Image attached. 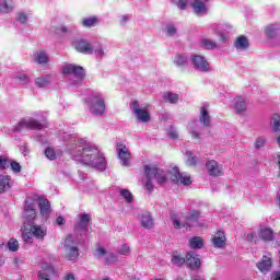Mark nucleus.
Here are the masks:
<instances>
[{"mask_svg":"<svg viewBox=\"0 0 280 280\" xmlns=\"http://www.w3.org/2000/svg\"><path fill=\"white\" fill-rule=\"evenodd\" d=\"M166 32L168 36H174V34H176V27L174 25H168L166 26Z\"/></svg>","mask_w":280,"mask_h":280,"instance_id":"obj_52","label":"nucleus"},{"mask_svg":"<svg viewBox=\"0 0 280 280\" xmlns=\"http://www.w3.org/2000/svg\"><path fill=\"white\" fill-rule=\"evenodd\" d=\"M63 75H74L78 80H84L86 77V72H84V68L82 66L75 65H66L62 67Z\"/></svg>","mask_w":280,"mask_h":280,"instance_id":"obj_8","label":"nucleus"},{"mask_svg":"<svg viewBox=\"0 0 280 280\" xmlns=\"http://www.w3.org/2000/svg\"><path fill=\"white\" fill-rule=\"evenodd\" d=\"M13 9H14V4H12V2L4 1L3 12H5V13L12 12Z\"/></svg>","mask_w":280,"mask_h":280,"instance_id":"obj_49","label":"nucleus"},{"mask_svg":"<svg viewBox=\"0 0 280 280\" xmlns=\"http://www.w3.org/2000/svg\"><path fill=\"white\" fill-rule=\"evenodd\" d=\"M56 224H58V226H65L67 224V221H65V218H62L61 215H59L56 219Z\"/></svg>","mask_w":280,"mask_h":280,"instance_id":"obj_54","label":"nucleus"},{"mask_svg":"<svg viewBox=\"0 0 280 280\" xmlns=\"http://www.w3.org/2000/svg\"><path fill=\"white\" fill-rule=\"evenodd\" d=\"M187 3H189V0H178L177 8H179V10H185L187 8Z\"/></svg>","mask_w":280,"mask_h":280,"instance_id":"obj_51","label":"nucleus"},{"mask_svg":"<svg viewBox=\"0 0 280 280\" xmlns=\"http://www.w3.org/2000/svg\"><path fill=\"white\" fill-rule=\"evenodd\" d=\"M120 196H122V198H125L126 202H135V196H132V192H130V190L128 189H121L120 190Z\"/></svg>","mask_w":280,"mask_h":280,"instance_id":"obj_38","label":"nucleus"},{"mask_svg":"<svg viewBox=\"0 0 280 280\" xmlns=\"http://www.w3.org/2000/svg\"><path fill=\"white\" fill-rule=\"evenodd\" d=\"M171 180L175 183V185H184L189 186L191 185V175L187 173H180V170H178V166H175L171 170Z\"/></svg>","mask_w":280,"mask_h":280,"instance_id":"obj_6","label":"nucleus"},{"mask_svg":"<svg viewBox=\"0 0 280 280\" xmlns=\"http://www.w3.org/2000/svg\"><path fill=\"white\" fill-rule=\"evenodd\" d=\"M95 54H97L98 56H104V49L98 48L95 50Z\"/></svg>","mask_w":280,"mask_h":280,"instance_id":"obj_61","label":"nucleus"},{"mask_svg":"<svg viewBox=\"0 0 280 280\" xmlns=\"http://www.w3.org/2000/svg\"><path fill=\"white\" fill-rule=\"evenodd\" d=\"M45 156H47L49 159V161H56L57 155H56V151L52 148H46L45 150Z\"/></svg>","mask_w":280,"mask_h":280,"instance_id":"obj_42","label":"nucleus"},{"mask_svg":"<svg viewBox=\"0 0 280 280\" xmlns=\"http://www.w3.org/2000/svg\"><path fill=\"white\" fill-rule=\"evenodd\" d=\"M119 255H128L130 254V246L127 244H122L121 248L118 250Z\"/></svg>","mask_w":280,"mask_h":280,"instance_id":"obj_48","label":"nucleus"},{"mask_svg":"<svg viewBox=\"0 0 280 280\" xmlns=\"http://www.w3.org/2000/svg\"><path fill=\"white\" fill-rule=\"evenodd\" d=\"M277 143H278V145H279V148H280V135H279V137L277 138Z\"/></svg>","mask_w":280,"mask_h":280,"instance_id":"obj_63","label":"nucleus"},{"mask_svg":"<svg viewBox=\"0 0 280 280\" xmlns=\"http://www.w3.org/2000/svg\"><path fill=\"white\" fill-rule=\"evenodd\" d=\"M247 242H255V233L250 232L246 236Z\"/></svg>","mask_w":280,"mask_h":280,"instance_id":"obj_56","label":"nucleus"},{"mask_svg":"<svg viewBox=\"0 0 280 280\" xmlns=\"http://www.w3.org/2000/svg\"><path fill=\"white\" fill-rule=\"evenodd\" d=\"M24 218L28 223H32L34 220H36V206L32 199H26L24 201Z\"/></svg>","mask_w":280,"mask_h":280,"instance_id":"obj_9","label":"nucleus"},{"mask_svg":"<svg viewBox=\"0 0 280 280\" xmlns=\"http://www.w3.org/2000/svg\"><path fill=\"white\" fill-rule=\"evenodd\" d=\"M20 80L21 82H25L27 80V75L25 74L20 75Z\"/></svg>","mask_w":280,"mask_h":280,"instance_id":"obj_62","label":"nucleus"},{"mask_svg":"<svg viewBox=\"0 0 280 280\" xmlns=\"http://www.w3.org/2000/svg\"><path fill=\"white\" fill-rule=\"evenodd\" d=\"M117 152L118 159L121 161V165H124V167H128V165H130V151L128 148L124 143L118 142Z\"/></svg>","mask_w":280,"mask_h":280,"instance_id":"obj_12","label":"nucleus"},{"mask_svg":"<svg viewBox=\"0 0 280 280\" xmlns=\"http://www.w3.org/2000/svg\"><path fill=\"white\" fill-rule=\"evenodd\" d=\"M89 222H91V214L83 213L79 215V221L74 225V231H89Z\"/></svg>","mask_w":280,"mask_h":280,"instance_id":"obj_15","label":"nucleus"},{"mask_svg":"<svg viewBox=\"0 0 280 280\" xmlns=\"http://www.w3.org/2000/svg\"><path fill=\"white\" fill-rule=\"evenodd\" d=\"M39 280H49V275L40 271L39 272Z\"/></svg>","mask_w":280,"mask_h":280,"instance_id":"obj_57","label":"nucleus"},{"mask_svg":"<svg viewBox=\"0 0 280 280\" xmlns=\"http://www.w3.org/2000/svg\"><path fill=\"white\" fill-rule=\"evenodd\" d=\"M273 124H272V130L273 132H280V115L273 114L271 117Z\"/></svg>","mask_w":280,"mask_h":280,"instance_id":"obj_37","label":"nucleus"},{"mask_svg":"<svg viewBox=\"0 0 280 280\" xmlns=\"http://www.w3.org/2000/svg\"><path fill=\"white\" fill-rule=\"evenodd\" d=\"M147 191H149V194H152V190L154 189V185L152 184V177L151 176H147V183L144 185Z\"/></svg>","mask_w":280,"mask_h":280,"instance_id":"obj_44","label":"nucleus"},{"mask_svg":"<svg viewBox=\"0 0 280 280\" xmlns=\"http://www.w3.org/2000/svg\"><path fill=\"white\" fill-rule=\"evenodd\" d=\"M104 255H106V249L104 247H97L96 252L94 253V257L100 259V258L104 257Z\"/></svg>","mask_w":280,"mask_h":280,"instance_id":"obj_45","label":"nucleus"},{"mask_svg":"<svg viewBox=\"0 0 280 280\" xmlns=\"http://www.w3.org/2000/svg\"><path fill=\"white\" fill-rule=\"evenodd\" d=\"M18 21H20V23H23L25 25V23H27V14L20 13L18 16Z\"/></svg>","mask_w":280,"mask_h":280,"instance_id":"obj_53","label":"nucleus"},{"mask_svg":"<svg viewBox=\"0 0 280 280\" xmlns=\"http://www.w3.org/2000/svg\"><path fill=\"white\" fill-rule=\"evenodd\" d=\"M188 244L192 250H198L205 246V240L200 236H194L188 241Z\"/></svg>","mask_w":280,"mask_h":280,"instance_id":"obj_24","label":"nucleus"},{"mask_svg":"<svg viewBox=\"0 0 280 280\" xmlns=\"http://www.w3.org/2000/svg\"><path fill=\"white\" fill-rule=\"evenodd\" d=\"M201 212L200 210H191L189 215L186 217V222L180 223V219L176 215V213H171V220L173 222L174 229H186V231H191L194 229V224H198V220H200Z\"/></svg>","mask_w":280,"mask_h":280,"instance_id":"obj_2","label":"nucleus"},{"mask_svg":"<svg viewBox=\"0 0 280 280\" xmlns=\"http://www.w3.org/2000/svg\"><path fill=\"white\" fill-rule=\"evenodd\" d=\"M10 159H3L0 156V170H5L7 167H10Z\"/></svg>","mask_w":280,"mask_h":280,"instance_id":"obj_46","label":"nucleus"},{"mask_svg":"<svg viewBox=\"0 0 280 280\" xmlns=\"http://www.w3.org/2000/svg\"><path fill=\"white\" fill-rule=\"evenodd\" d=\"M50 82H51V75L38 77L35 79V85L38 89H45V86H48V84H50Z\"/></svg>","mask_w":280,"mask_h":280,"instance_id":"obj_30","label":"nucleus"},{"mask_svg":"<svg viewBox=\"0 0 280 280\" xmlns=\"http://www.w3.org/2000/svg\"><path fill=\"white\" fill-rule=\"evenodd\" d=\"M264 145H266V138H262V137L257 138L255 142V148L259 150V148H264Z\"/></svg>","mask_w":280,"mask_h":280,"instance_id":"obj_47","label":"nucleus"},{"mask_svg":"<svg viewBox=\"0 0 280 280\" xmlns=\"http://www.w3.org/2000/svg\"><path fill=\"white\" fill-rule=\"evenodd\" d=\"M69 32V28L67 26H61L60 28L56 30L57 34H67Z\"/></svg>","mask_w":280,"mask_h":280,"instance_id":"obj_55","label":"nucleus"},{"mask_svg":"<svg viewBox=\"0 0 280 280\" xmlns=\"http://www.w3.org/2000/svg\"><path fill=\"white\" fill-rule=\"evenodd\" d=\"M195 280H205L203 278H196Z\"/></svg>","mask_w":280,"mask_h":280,"instance_id":"obj_64","label":"nucleus"},{"mask_svg":"<svg viewBox=\"0 0 280 280\" xmlns=\"http://www.w3.org/2000/svg\"><path fill=\"white\" fill-rule=\"evenodd\" d=\"M206 170L208 171L209 176L218 178L219 176L224 175V171L222 170V165H220L215 160H210L206 162Z\"/></svg>","mask_w":280,"mask_h":280,"instance_id":"obj_11","label":"nucleus"},{"mask_svg":"<svg viewBox=\"0 0 280 280\" xmlns=\"http://www.w3.org/2000/svg\"><path fill=\"white\" fill-rule=\"evenodd\" d=\"M271 280H280V271H273Z\"/></svg>","mask_w":280,"mask_h":280,"instance_id":"obj_58","label":"nucleus"},{"mask_svg":"<svg viewBox=\"0 0 280 280\" xmlns=\"http://www.w3.org/2000/svg\"><path fill=\"white\" fill-rule=\"evenodd\" d=\"M191 8L195 14H205L207 12V5L201 0H192Z\"/></svg>","mask_w":280,"mask_h":280,"instance_id":"obj_26","label":"nucleus"},{"mask_svg":"<svg viewBox=\"0 0 280 280\" xmlns=\"http://www.w3.org/2000/svg\"><path fill=\"white\" fill-rule=\"evenodd\" d=\"M65 280H75V276L73 273H68L66 277H65Z\"/></svg>","mask_w":280,"mask_h":280,"instance_id":"obj_60","label":"nucleus"},{"mask_svg":"<svg viewBox=\"0 0 280 280\" xmlns=\"http://www.w3.org/2000/svg\"><path fill=\"white\" fill-rule=\"evenodd\" d=\"M200 45L203 49H215L218 47V44L209 38L201 39Z\"/></svg>","mask_w":280,"mask_h":280,"instance_id":"obj_35","label":"nucleus"},{"mask_svg":"<svg viewBox=\"0 0 280 280\" xmlns=\"http://www.w3.org/2000/svg\"><path fill=\"white\" fill-rule=\"evenodd\" d=\"M31 232L33 233L34 237H36V240H45V236L47 235V230L43 229L40 225H32Z\"/></svg>","mask_w":280,"mask_h":280,"instance_id":"obj_23","label":"nucleus"},{"mask_svg":"<svg viewBox=\"0 0 280 280\" xmlns=\"http://www.w3.org/2000/svg\"><path fill=\"white\" fill-rule=\"evenodd\" d=\"M12 187V176L0 175V194H5Z\"/></svg>","mask_w":280,"mask_h":280,"instance_id":"obj_20","label":"nucleus"},{"mask_svg":"<svg viewBox=\"0 0 280 280\" xmlns=\"http://www.w3.org/2000/svg\"><path fill=\"white\" fill-rule=\"evenodd\" d=\"M131 108L138 121H142V124H150V121H152V116H150V112H148L147 108H140L138 101L131 103Z\"/></svg>","mask_w":280,"mask_h":280,"instance_id":"obj_7","label":"nucleus"},{"mask_svg":"<svg viewBox=\"0 0 280 280\" xmlns=\"http://www.w3.org/2000/svg\"><path fill=\"white\" fill-rule=\"evenodd\" d=\"M95 102L92 103L90 109L93 113V115H104V112L106 110V103L104 102V98H100V96H94Z\"/></svg>","mask_w":280,"mask_h":280,"instance_id":"obj_13","label":"nucleus"},{"mask_svg":"<svg viewBox=\"0 0 280 280\" xmlns=\"http://www.w3.org/2000/svg\"><path fill=\"white\" fill-rule=\"evenodd\" d=\"M259 237L262 242H272L275 240V232L271 229H261Z\"/></svg>","mask_w":280,"mask_h":280,"instance_id":"obj_28","label":"nucleus"},{"mask_svg":"<svg viewBox=\"0 0 280 280\" xmlns=\"http://www.w3.org/2000/svg\"><path fill=\"white\" fill-rule=\"evenodd\" d=\"M249 46H250V43L248 42L247 36L241 35L235 40V47H236L237 50L248 49Z\"/></svg>","mask_w":280,"mask_h":280,"instance_id":"obj_27","label":"nucleus"},{"mask_svg":"<svg viewBox=\"0 0 280 280\" xmlns=\"http://www.w3.org/2000/svg\"><path fill=\"white\" fill-rule=\"evenodd\" d=\"M166 133L170 139H173V141H178V131H176V128H174V126H170Z\"/></svg>","mask_w":280,"mask_h":280,"instance_id":"obj_41","label":"nucleus"},{"mask_svg":"<svg viewBox=\"0 0 280 280\" xmlns=\"http://www.w3.org/2000/svg\"><path fill=\"white\" fill-rule=\"evenodd\" d=\"M234 110L237 115L246 113V101H244L242 97L234 98Z\"/></svg>","mask_w":280,"mask_h":280,"instance_id":"obj_25","label":"nucleus"},{"mask_svg":"<svg viewBox=\"0 0 280 280\" xmlns=\"http://www.w3.org/2000/svg\"><path fill=\"white\" fill-rule=\"evenodd\" d=\"M74 47L80 54H93V46L86 40L80 39L75 42Z\"/></svg>","mask_w":280,"mask_h":280,"instance_id":"obj_17","label":"nucleus"},{"mask_svg":"<svg viewBox=\"0 0 280 280\" xmlns=\"http://www.w3.org/2000/svg\"><path fill=\"white\" fill-rule=\"evenodd\" d=\"M212 244L217 248H224L226 246V235L223 231H218L214 237L212 238Z\"/></svg>","mask_w":280,"mask_h":280,"instance_id":"obj_19","label":"nucleus"},{"mask_svg":"<svg viewBox=\"0 0 280 280\" xmlns=\"http://www.w3.org/2000/svg\"><path fill=\"white\" fill-rule=\"evenodd\" d=\"M199 124H202L206 128L211 126V116H209V110L207 107H201L200 109Z\"/></svg>","mask_w":280,"mask_h":280,"instance_id":"obj_22","label":"nucleus"},{"mask_svg":"<svg viewBox=\"0 0 280 280\" xmlns=\"http://www.w3.org/2000/svg\"><path fill=\"white\" fill-rule=\"evenodd\" d=\"M265 33H266L267 38H275V36H276L275 26H272V25L267 26L265 28Z\"/></svg>","mask_w":280,"mask_h":280,"instance_id":"obj_43","label":"nucleus"},{"mask_svg":"<svg viewBox=\"0 0 280 280\" xmlns=\"http://www.w3.org/2000/svg\"><path fill=\"white\" fill-rule=\"evenodd\" d=\"M140 224L142 229H153L154 228V218H152V213L143 212L140 217Z\"/></svg>","mask_w":280,"mask_h":280,"instance_id":"obj_16","label":"nucleus"},{"mask_svg":"<svg viewBox=\"0 0 280 280\" xmlns=\"http://www.w3.org/2000/svg\"><path fill=\"white\" fill-rule=\"evenodd\" d=\"M65 257L67 261H75L80 257V248L78 242L73 240V235L68 234L63 241Z\"/></svg>","mask_w":280,"mask_h":280,"instance_id":"obj_3","label":"nucleus"},{"mask_svg":"<svg viewBox=\"0 0 280 280\" xmlns=\"http://www.w3.org/2000/svg\"><path fill=\"white\" fill-rule=\"evenodd\" d=\"M186 266L190 270H200L202 261L200 260L198 254H196L195 252L186 253Z\"/></svg>","mask_w":280,"mask_h":280,"instance_id":"obj_10","label":"nucleus"},{"mask_svg":"<svg viewBox=\"0 0 280 280\" xmlns=\"http://www.w3.org/2000/svg\"><path fill=\"white\" fill-rule=\"evenodd\" d=\"M9 167L14 174H21V170H23V167L21 166V163L14 160H11V162L9 163Z\"/></svg>","mask_w":280,"mask_h":280,"instance_id":"obj_39","label":"nucleus"},{"mask_svg":"<svg viewBox=\"0 0 280 280\" xmlns=\"http://www.w3.org/2000/svg\"><path fill=\"white\" fill-rule=\"evenodd\" d=\"M174 62L176 67H187V56L177 54L175 55Z\"/></svg>","mask_w":280,"mask_h":280,"instance_id":"obj_34","label":"nucleus"},{"mask_svg":"<svg viewBox=\"0 0 280 280\" xmlns=\"http://www.w3.org/2000/svg\"><path fill=\"white\" fill-rule=\"evenodd\" d=\"M257 268L260 272H268L272 268V258L262 256L261 261L257 264Z\"/></svg>","mask_w":280,"mask_h":280,"instance_id":"obj_21","label":"nucleus"},{"mask_svg":"<svg viewBox=\"0 0 280 280\" xmlns=\"http://www.w3.org/2000/svg\"><path fill=\"white\" fill-rule=\"evenodd\" d=\"M172 265L173 266H183L184 264H186V256L183 257L182 255L178 254H173L172 258H171Z\"/></svg>","mask_w":280,"mask_h":280,"instance_id":"obj_33","label":"nucleus"},{"mask_svg":"<svg viewBox=\"0 0 280 280\" xmlns=\"http://www.w3.org/2000/svg\"><path fill=\"white\" fill-rule=\"evenodd\" d=\"M34 60L38 65H47L49 62V56H47V52L40 50L34 55Z\"/></svg>","mask_w":280,"mask_h":280,"instance_id":"obj_29","label":"nucleus"},{"mask_svg":"<svg viewBox=\"0 0 280 280\" xmlns=\"http://www.w3.org/2000/svg\"><path fill=\"white\" fill-rule=\"evenodd\" d=\"M39 212L43 218H49L51 213V203L45 198H39Z\"/></svg>","mask_w":280,"mask_h":280,"instance_id":"obj_18","label":"nucleus"},{"mask_svg":"<svg viewBox=\"0 0 280 280\" xmlns=\"http://www.w3.org/2000/svg\"><path fill=\"white\" fill-rule=\"evenodd\" d=\"M187 165L189 167H196L198 165V158L191 153V151L186 152Z\"/></svg>","mask_w":280,"mask_h":280,"instance_id":"obj_36","label":"nucleus"},{"mask_svg":"<svg viewBox=\"0 0 280 280\" xmlns=\"http://www.w3.org/2000/svg\"><path fill=\"white\" fill-rule=\"evenodd\" d=\"M143 171L145 176H151V178H155L158 185L163 186L167 183V175L165 171L159 167L156 164H147L143 166Z\"/></svg>","mask_w":280,"mask_h":280,"instance_id":"obj_4","label":"nucleus"},{"mask_svg":"<svg viewBox=\"0 0 280 280\" xmlns=\"http://www.w3.org/2000/svg\"><path fill=\"white\" fill-rule=\"evenodd\" d=\"M79 159L83 165H89V167H104L106 163V158L102 151L93 147H85L80 151Z\"/></svg>","mask_w":280,"mask_h":280,"instance_id":"obj_1","label":"nucleus"},{"mask_svg":"<svg viewBox=\"0 0 280 280\" xmlns=\"http://www.w3.org/2000/svg\"><path fill=\"white\" fill-rule=\"evenodd\" d=\"M165 102H168L170 104H178V101L180 100V96L176 93L166 92L164 94Z\"/></svg>","mask_w":280,"mask_h":280,"instance_id":"obj_32","label":"nucleus"},{"mask_svg":"<svg viewBox=\"0 0 280 280\" xmlns=\"http://www.w3.org/2000/svg\"><path fill=\"white\" fill-rule=\"evenodd\" d=\"M191 62L195 67V69H198L199 71L207 72L210 69L209 62L205 60V57L200 55H195L191 58Z\"/></svg>","mask_w":280,"mask_h":280,"instance_id":"obj_14","label":"nucleus"},{"mask_svg":"<svg viewBox=\"0 0 280 280\" xmlns=\"http://www.w3.org/2000/svg\"><path fill=\"white\" fill-rule=\"evenodd\" d=\"M22 240L26 243V244H32V232H25L22 234Z\"/></svg>","mask_w":280,"mask_h":280,"instance_id":"obj_50","label":"nucleus"},{"mask_svg":"<svg viewBox=\"0 0 280 280\" xmlns=\"http://www.w3.org/2000/svg\"><path fill=\"white\" fill-rule=\"evenodd\" d=\"M7 246L11 253H16V250H19V241L15 238H10Z\"/></svg>","mask_w":280,"mask_h":280,"instance_id":"obj_40","label":"nucleus"},{"mask_svg":"<svg viewBox=\"0 0 280 280\" xmlns=\"http://www.w3.org/2000/svg\"><path fill=\"white\" fill-rule=\"evenodd\" d=\"M48 127L49 124L47 121L40 122L35 118H23L18 124L19 130H23V128H25L26 130H43Z\"/></svg>","mask_w":280,"mask_h":280,"instance_id":"obj_5","label":"nucleus"},{"mask_svg":"<svg viewBox=\"0 0 280 280\" xmlns=\"http://www.w3.org/2000/svg\"><path fill=\"white\" fill-rule=\"evenodd\" d=\"M82 25L83 27H95V25H97L100 23V20L97 19V16L93 15L91 18H85L82 20Z\"/></svg>","mask_w":280,"mask_h":280,"instance_id":"obj_31","label":"nucleus"},{"mask_svg":"<svg viewBox=\"0 0 280 280\" xmlns=\"http://www.w3.org/2000/svg\"><path fill=\"white\" fill-rule=\"evenodd\" d=\"M192 137H194V139H196V141H200V133H198V131L194 130Z\"/></svg>","mask_w":280,"mask_h":280,"instance_id":"obj_59","label":"nucleus"}]
</instances>
